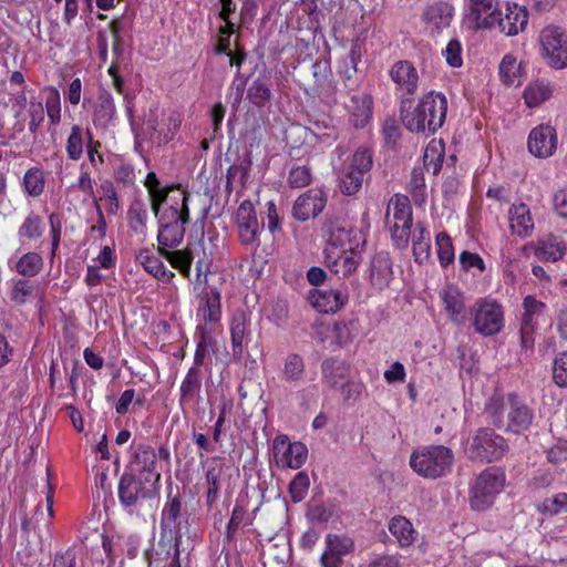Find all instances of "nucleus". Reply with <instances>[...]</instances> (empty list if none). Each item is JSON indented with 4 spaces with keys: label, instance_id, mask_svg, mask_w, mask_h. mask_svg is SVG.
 <instances>
[{
    "label": "nucleus",
    "instance_id": "f257e3e1",
    "mask_svg": "<svg viewBox=\"0 0 567 567\" xmlns=\"http://www.w3.org/2000/svg\"><path fill=\"white\" fill-rule=\"evenodd\" d=\"M446 114L447 99L436 91L424 94L415 107L411 99H403L400 104L401 121L412 133L434 134L443 126Z\"/></svg>",
    "mask_w": 567,
    "mask_h": 567
},
{
    "label": "nucleus",
    "instance_id": "f03ea898",
    "mask_svg": "<svg viewBox=\"0 0 567 567\" xmlns=\"http://www.w3.org/2000/svg\"><path fill=\"white\" fill-rule=\"evenodd\" d=\"M454 463L453 451L444 445H427L413 450L410 467L421 477L436 480L447 475Z\"/></svg>",
    "mask_w": 567,
    "mask_h": 567
},
{
    "label": "nucleus",
    "instance_id": "7ed1b4c3",
    "mask_svg": "<svg viewBox=\"0 0 567 567\" xmlns=\"http://www.w3.org/2000/svg\"><path fill=\"white\" fill-rule=\"evenodd\" d=\"M204 323H199L194 336L196 342L195 354H212L218 352L215 348L214 332L221 318L220 293L212 289L205 295L199 308Z\"/></svg>",
    "mask_w": 567,
    "mask_h": 567
},
{
    "label": "nucleus",
    "instance_id": "20e7f679",
    "mask_svg": "<svg viewBox=\"0 0 567 567\" xmlns=\"http://www.w3.org/2000/svg\"><path fill=\"white\" fill-rule=\"evenodd\" d=\"M385 224L395 247L406 248L412 226V208L406 196L395 194L391 197L386 208Z\"/></svg>",
    "mask_w": 567,
    "mask_h": 567
},
{
    "label": "nucleus",
    "instance_id": "39448f33",
    "mask_svg": "<svg viewBox=\"0 0 567 567\" xmlns=\"http://www.w3.org/2000/svg\"><path fill=\"white\" fill-rule=\"evenodd\" d=\"M505 480L506 475L503 468L498 466L485 468L476 477L471 488V507L478 512L488 509L494 504L496 496L503 491Z\"/></svg>",
    "mask_w": 567,
    "mask_h": 567
},
{
    "label": "nucleus",
    "instance_id": "423d86ee",
    "mask_svg": "<svg viewBox=\"0 0 567 567\" xmlns=\"http://www.w3.org/2000/svg\"><path fill=\"white\" fill-rule=\"evenodd\" d=\"M159 484L143 476L125 472L118 481L117 495L124 509L132 513L141 502L154 498Z\"/></svg>",
    "mask_w": 567,
    "mask_h": 567
},
{
    "label": "nucleus",
    "instance_id": "0eeeda50",
    "mask_svg": "<svg viewBox=\"0 0 567 567\" xmlns=\"http://www.w3.org/2000/svg\"><path fill=\"white\" fill-rule=\"evenodd\" d=\"M506 440L494 430L482 427L474 434L467 449L472 461L492 463L501 460L508 452Z\"/></svg>",
    "mask_w": 567,
    "mask_h": 567
},
{
    "label": "nucleus",
    "instance_id": "6e6552de",
    "mask_svg": "<svg viewBox=\"0 0 567 567\" xmlns=\"http://www.w3.org/2000/svg\"><path fill=\"white\" fill-rule=\"evenodd\" d=\"M204 478L203 486L205 487L204 497L205 506L208 511L213 509L219 502L221 492L230 478V467L226 465L224 460L219 456H213L203 463Z\"/></svg>",
    "mask_w": 567,
    "mask_h": 567
},
{
    "label": "nucleus",
    "instance_id": "1a4fd4ad",
    "mask_svg": "<svg viewBox=\"0 0 567 567\" xmlns=\"http://www.w3.org/2000/svg\"><path fill=\"white\" fill-rule=\"evenodd\" d=\"M472 313L475 331L484 337L494 336L504 327V309L496 300L478 299L473 306Z\"/></svg>",
    "mask_w": 567,
    "mask_h": 567
},
{
    "label": "nucleus",
    "instance_id": "9d476101",
    "mask_svg": "<svg viewBox=\"0 0 567 567\" xmlns=\"http://www.w3.org/2000/svg\"><path fill=\"white\" fill-rule=\"evenodd\" d=\"M181 543L182 535L179 530L173 532L162 528L156 546L144 550V558L150 566L163 564V567H181Z\"/></svg>",
    "mask_w": 567,
    "mask_h": 567
},
{
    "label": "nucleus",
    "instance_id": "9b49d317",
    "mask_svg": "<svg viewBox=\"0 0 567 567\" xmlns=\"http://www.w3.org/2000/svg\"><path fill=\"white\" fill-rule=\"evenodd\" d=\"M542 56L546 63L556 70L567 66V35L565 31L556 25H548L543 29L539 35Z\"/></svg>",
    "mask_w": 567,
    "mask_h": 567
},
{
    "label": "nucleus",
    "instance_id": "f8f14e48",
    "mask_svg": "<svg viewBox=\"0 0 567 567\" xmlns=\"http://www.w3.org/2000/svg\"><path fill=\"white\" fill-rule=\"evenodd\" d=\"M189 221L188 213H178L175 208L163 209L158 216L157 241L159 248L178 246L185 235V225Z\"/></svg>",
    "mask_w": 567,
    "mask_h": 567
},
{
    "label": "nucleus",
    "instance_id": "ddd939ff",
    "mask_svg": "<svg viewBox=\"0 0 567 567\" xmlns=\"http://www.w3.org/2000/svg\"><path fill=\"white\" fill-rule=\"evenodd\" d=\"M181 124L182 116L178 112H162L159 116L156 112L151 110L144 123V130L153 143L162 145L174 138Z\"/></svg>",
    "mask_w": 567,
    "mask_h": 567
},
{
    "label": "nucleus",
    "instance_id": "4468645a",
    "mask_svg": "<svg viewBox=\"0 0 567 567\" xmlns=\"http://www.w3.org/2000/svg\"><path fill=\"white\" fill-rule=\"evenodd\" d=\"M276 464L292 470L300 468L308 458V447L305 443L291 442L285 434L277 435L272 442Z\"/></svg>",
    "mask_w": 567,
    "mask_h": 567
},
{
    "label": "nucleus",
    "instance_id": "2eb2a0df",
    "mask_svg": "<svg viewBox=\"0 0 567 567\" xmlns=\"http://www.w3.org/2000/svg\"><path fill=\"white\" fill-rule=\"evenodd\" d=\"M235 221L239 241L250 248L260 245L259 235L262 226L259 224L255 207L250 200H244L236 210Z\"/></svg>",
    "mask_w": 567,
    "mask_h": 567
},
{
    "label": "nucleus",
    "instance_id": "dca6fc26",
    "mask_svg": "<svg viewBox=\"0 0 567 567\" xmlns=\"http://www.w3.org/2000/svg\"><path fill=\"white\" fill-rule=\"evenodd\" d=\"M157 453L147 443L131 444V458L128 462L130 473L150 478L159 484L161 473L156 471Z\"/></svg>",
    "mask_w": 567,
    "mask_h": 567
},
{
    "label": "nucleus",
    "instance_id": "f3484780",
    "mask_svg": "<svg viewBox=\"0 0 567 567\" xmlns=\"http://www.w3.org/2000/svg\"><path fill=\"white\" fill-rule=\"evenodd\" d=\"M546 305L533 296H527L523 300V313L520 322V344L525 352L534 349V333L544 316Z\"/></svg>",
    "mask_w": 567,
    "mask_h": 567
},
{
    "label": "nucleus",
    "instance_id": "a211bd4d",
    "mask_svg": "<svg viewBox=\"0 0 567 567\" xmlns=\"http://www.w3.org/2000/svg\"><path fill=\"white\" fill-rule=\"evenodd\" d=\"M389 75L395 84V92L403 99H411L419 90L420 76L415 66L406 60L395 62Z\"/></svg>",
    "mask_w": 567,
    "mask_h": 567
},
{
    "label": "nucleus",
    "instance_id": "6ab92c4d",
    "mask_svg": "<svg viewBox=\"0 0 567 567\" xmlns=\"http://www.w3.org/2000/svg\"><path fill=\"white\" fill-rule=\"evenodd\" d=\"M311 306L323 313H334L342 309L349 300V288L341 284L336 288L313 289L308 297Z\"/></svg>",
    "mask_w": 567,
    "mask_h": 567
},
{
    "label": "nucleus",
    "instance_id": "aec40b11",
    "mask_svg": "<svg viewBox=\"0 0 567 567\" xmlns=\"http://www.w3.org/2000/svg\"><path fill=\"white\" fill-rule=\"evenodd\" d=\"M558 137L556 128L549 124L535 126L528 135L527 146L532 155L538 158H548L557 150Z\"/></svg>",
    "mask_w": 567,
    "mask_h": 567
},
{
    "label": "nucleus",
    "instance_id": "412c9836",
    "mask_svg": "<svg viewBox=\"0 0 567 567\" xmlns=\"http://www.w3.org/2000/svg\"><path fill=\"white\" fill-rule=\"evenodd\" d=\"M528 23L527 9L517 3L507 2L504 9L501 8L496 17L495 29L507 37L517 35L524 31Z\"/></svg>",
    "mask_w": 567,
    "mask_h": 567
},
{
    "label": "nucleus",
    "instance_id": "4be33fe9",
    "mask_svg": "<svg viewBox=\"0 0 567 567\" xmlns=\"http://www.w3.org/2000/svg\"><path fill=\"white\" fill-rule=\"evenodd\" d=\"M340 102L348 111L350 122L355 127H363L372 115V100L363 92L340 93Z\"/></svg>",
    "mask_w": 567,
    "mask_h": 567
},
{
    "label": "nucleus",
    "instance_id": "5701e85b",
    "mask_svg": "<svg viewBox=\"0 0 567 567\" xmlns=\"http://www.w3.org/2000/svg\"><path fill=\"white\" fill-rule=\"evenodd\" d=\"M327 204V195L322 189L312 188L300 195L295 202L292 214L298 220L306 221L318 216Z\"/></svg>",
    "mask_w": 567,
    "mask_h": 567
},
{
    "label": "nucleus",
    "instance_id": "b1692460",
    "mask_svg": "<svg viewBox=\"0 0 567 567\" xmlns=\"http://www.w3.org/2000/svg\"><path fill=\"white\" fill-rule=\"evenodd\" d=\"M360 244H364V239L359 229L333 227L330 229L323 254H332V251L344 252L348 251V249L354 250L359 248Z\"/></svg>",
    "mask_w": 567,
    "mask_h": 567
},
{
    "label": "nucleus",
    "instance_id": "393cba45",
    "mask_svg": "<svg viewBox=\"0 0 567 567\" xmlns=\"http://www.w3.org/2000/svg\"><path fill=\"white\" fill-rule=\"evenodd\" d=\"M454 17V7L445 1H439L424 9L422 20L432 33H441L450 27Z\"/></svg>",
    "mask_w": 567,
    "mask_h": 567
},
{
    "label": "nucleus",
    "instance_id": "a878e982",
    "mask_svg": "<svg viewBox=\"0 0 567 567\" xmlns=\"http://www.w3.org/2000/svg\"><path fill=\"white\" fill-rule=\"evenodd\" d=\"M361 261L359 249H348L344 252H334L324 255V264L331 272L339 278L350 277L358 268Z\"/></svg>",
    "mask_w": 567,
    "mask_h": 567
},
{
    "label": "nucleus",
    "instance_id": "bb28decb",
    "mask_svg": "<svg viewBox=\"0 0 567 567\" xmlns=\"http://www.w3.org/2000/svg\"><path fill=\"white\" fill-rule=\"evenodd\" d=\"M440 298L450 319L463 324L466 320V310L462 291L454 285H447L440 291Z\"/></svg>",
    "mask_w": 567,
    "mask_h": 567
},
{
    "label": "nucleus",
    "instance_id": "cd10ccee",
    "mask_svg": "<svg viewBox=\"0 0 567 567\" xmlns=\"http://www.w3.org/2000/svg\"><path fill=\"white\" fill-rule=\"evenodd\" d=\"M511 410L508 412L507 431L519 434L529 429L532 425L534 413L526 404L518 402L517 395L511 393L508 395Z\"/></svg>",
    "mask_w": 567,
    "mask_h": 567
},
{
    "label": "nucleus",
    "instance_id": "c85d7f7f",
    "mask_svg": "<svg viewBox=\"0 0 567 567\" xmlns=\"http://www.w3.org/2000/svg\"><path fill=\"white\" fill-rule=\"evenodd\" d=\"M92 122L95 127L106 130L115 125L116 106L109 92H102L93 105Z\"/></svg>",
    "mask_w": 567,
    "mask_h": 567
},
{
    "label": "nucleus",
    "instance_id": "c756f323",
    "mask_svg": "<svg viewBox=\"0 0 567 567\" xmlns=\"http://www.w3.org/2000/svg\"><path fill=\"white\" fill-rule=\"evenodd\" d=\"M393 276L392 261L390 255L385 251L375 254L369 266V277L371 284L383 289L389 286Z\"/></svg>",
    "mask_w": 567,
    "mask_h": 567
},
{
    "label": "nucleus",
    "instance_id": "7c9ffc66",
    "mask_svg": "<svg viewBox=\"0 0 567 567\" xmlns=\"http://www.w3.org/2000/svg\"><path fill=\"white\" fill-rule=\"evenodd\" d=\"M508 221L512 234L522 238L528 237L534 229V220L529 207L524 203L513 204L508 210Z\"/></svg>",
    "mask_w": 567,
    "mask_h": 567
},
{
    "label": "nucleus",
    "instance_id": "2f4dec72",
    "mask_svg": "<svg viewBox=\"0 0 567 567\" xmlns=\"http://www.w3.org/2000/svg\"><path fill=\"white\" fill-rule=\"evenodd\" d=\"M499 10L501 7L497 0H471V14L477 28L495 29Z\"/></svg>",
    "mask_w": 567,
    "mask_h": 567
},
{
    "label": "nucleus",
    "instance_id": "473e14b6",
    "mask_svg": "<svg viewBox=\"0 0 567 567\" xmlns=\"http://www.w3.org/2000/svg\"><path fill=\"white\" fill-rule=\"evenodd\" d=\"M250 319L245 311H235L230 321V336L234 354H241L250 340Z\"/></svg>",
    "mask_w": 567,
    "mask_h": 567
},
{
    "label": "nucleus",
    "instance_id": "72a5a7b5",
    "mask_svg": "<svg viewBox=\"0 0 567 567\" xmlns=\"http://www.w3.org/2000/svg\"><path fill=\"white\" fill-rule=\"evenodd\" d=\"M388 527L401 548L412 546L419 536V532L413 527L411 520L402 515L393 516Z\"/></svg>",
    "mask_w": 567,
    "mask_h": 567
},
{
    "label": "nucleus",
    "instance_id": "f704fd0d",
    "mask_svg": "<svg viewBox=\"0 0 567 567\" xmlns=\"http://www.w3.org/2000/svg\"><path fill=\"white\" fill-rule=\"evenodd\" d=\"M202 382L199 373L195 368H190L182 381L179 389V406L185 411L188 406L196 403L199 398Z\"/></svg>",
    "mask_w": 567,
    "mask_h": 567
},
{
    "label": "nucleus",
    "instance_id": "c9c22d12",
    "mask_svg": "<svg viewBox=\"0 0 567 567\" xmlns=\"http://www.w3.org/2000/svg\"><path fill=\"white\" fill-rule=\"evenodd\" d=\"M158 252L183 276L189 277L190 267L195 258L194 251L189 247L179 250H167L165 248H158Z\"/></svg>",
    "mask_w": 567,
    "mask_h": 567
},
{
    "label": "nucleus",
    "instance_id": "e433bc0d",
    "mask_svg": "<svg viewBox=\"0 0 567 567\" xmlns=\"http://www.w3.org/2000/svg\"><path fill=\"white\" fill-rule=\"evenodd\" d=\"M553 95V86L548 81L536 80L530 82L524 90L525 104L533 109L537 107Z\"/></svg>",
    "mask_w": 567,
    "mask_h": 567
},
{
    "label": "nucleus",
    "instance_id": "4c0bfd02",
    "mask_svg": "<svg viewBox=\"0 0 567 567\" xmlns=\"http://www.w3.org/2000/svg\"><path fill=\"white\" fill-rule=\"evenodd\" d=\"M349 370L350 367L336 357H330L322 362L323 379L332 388L347 379Z\"/></svg>",
    "mask_w": 567,
    "mask_h": 567
},
{
    "label": "nucleus",
    "instance_id": "58836bf2",
    "mask_svg": "<svg viewBox=\"0 0 567 567\" xmlns=\"http://www.w3.org/2000/svg\"><path fill=\"white\" fill-rule=\"evenodd\" d=\"M252 523L246 505L240 501H237L233 507L230 518L226 525L225 538L227 542H234L236 539L237 532L245 526Z\"/></svg>",
    "mask_w": 567,
    "mask_h": 567
},
{
    "label": "nucleus",
    "instance_id": "ea45409f",
    "mask_svg": "<svg viewBox=\"0 0 567 567\" xmlns=\"http://www.w3.org/2000/svg\"><path fill=\"white\" fill-rule=\"evenodd\" d=\"M86 130L80 125H72L65 142V153L69 159L78 162L84 154L86 146Z\"/></svg>",
    "mask_w": 567,
    "mask_h": 567
},
{
    "label": "nucleus",
    "instance_id": "a19ab883",
    "mask_svg": "<svg viewBox=\"0 0 567 567\" xmlns=\"http://www.w3.org/2000/svg\"><path fill=\"white\" fill-rule=\"evenodd\" d=\"M415 230L417 234L412 238L413 256L417 264H423L431 258V234L421 223L416 224Z\"/></svg>",
    "mask_w": 567,
    "mask_h": 567
},
{
    "label": "nucleus",
    "instance_id": "79ce46f5",
    "mask_svg": "<svg viewBox=\"0 0 567 567\" xmlns=\"http://www.w3.org/2000/svg\"><path fill=\"white\" fill-rule=\"evenodd\" d=\"M45 225L40 215L30 212L18 228V237L23 240H38L42 237Z\"/></svg>",
    "mask_w": 567,
    "mask_h": 567
},
{
    "label": "nucleus",
    "instance_id": "37998d69",
    "mask_svg": "<svg viewBox=\"0 0 567 567\" xmlns=\"http://www.w3.org/2000/svg\"><path fill=\"white\" fill-rule=\"evenodd\" d=\"M251 167V161L249 158H244L235 164H233L226 174V192L231 193L234 188L237 186L244 187L249 171Z\"/></svg>",
    "mask_w": 567,
    "mask_h": 567
},
{
    "label": "nucleus",
    "instance_id": "c03bdc74",
    "mask_svg": "<svg viewBox=\"0 0 567 567\" xmlns=\"http://www.w3.org/2000/svg\"><path fill=\"white\" fill-rule=\"evenodd\" d=\"M43 265V258L39 252L28 251L18 259L14 270L23 277H34L41 272Z\"/></svg>",
    "mask_w": 567,
    "mask_h": 567
},
{
    "label": "nucleus",
    "instance_id": "a18cd8bd",
    "mask_svg": "<svg viewBox=\"0 0 567 567\" xmlns=\"http://www.w3.org/2000/svg\"><path fill=\"white\" fill-rule=\"evenodd\" d=\"M564 252L561 241L556 237L538 240L535 248L536 257L544 261H557L563 258Z\"/></svg>",
    "mask_w": 567,
    "mask_h": 567
},
{
    "label": "nucleus",
    "instance_id": "49530a36",
    "mask_svg": "<svg viewBox=\"0 0 567 567\" xmlns=\"http://www.w3.org/2000/svg\"><path fill=\"white\" fill-rule=\"evenodd\" d=\"M136 261L151 275L157 278L165 276L172 277L173 272L167 271L165 265L154 256L148 249H140L136 252Z\"/></svg>",
    "mask_w": 567,
    "mask_h": 567
},
{
    "label": "nucleus",
    "instance_id": "de8ad7c7",
    "mask_svg": "<svg viewBox=\"0 0 567 567\" xmlns=\"http://www.w3.org/2000/svg\"><path fill=\"white\" fill-rule=\"evenodd\" d=\"M326 549L329 554L344 557L354 550V542L347 535L327 534L324 538Z\"/></svg>",
    "mask_w": 567,
    "mask_h": 567
},
{
    "label": "nucleus",
    "instance_id": "09e8293b",
    "mask_svg": "<svg viewBox=\"0 0 567 567\" xmlns=\"http://www.w3.org/2000/svg\"><path fill=\"white\" fill-rule=\"evenodd\" d=\"M22 185L24 192L31 197H39L45 186L44 174L39 167L29 168L23 176Z\"/></svg>",
    "mask_w": 567,
    "mask_h": 567
},
{
    "label": "nucleus",
    "instance_id": "8fccbe9b",
    "mask_svg": "<svg viewBox=\"0 0 567 567\" xmlns=\"http://www.w3.org/2000/svg\"><path fill=\"white\" fill-rule=\"evenodd\" d=\"M34 291L35 285L33 282L19 278L12 280L9 297L16 305L22 306L33 296Z\"/></svg>",
    "mask_w": 567,
    "mask_h": 567
},
{
    "label": "nucleus",
    "instance_id": "3c124183",
    "mask_svg": "<svg viewBox=\"0 0 567 567\" xmlns=\"http://www.w3.org/2000/svg\"><path fill=\"white\" fill-rule=\"evenodd\" d=\"M499 76L506 85H519L520 63L512 55H505L499 64Z\"/></svg>",
    "mask_w": 567,
    "mask_h": 567
},
{
    "label": "nucleus",
    "instance_id": "603ef678",
    "mask_svg": "<svg viewBox=\"0 0 567 567\" xmlns=\"http://www.w3.org/2000/svg\"><path fill=\"white\" fill-rule=\"evenodd\" d=\"M248 100L256 106H264L271 99V90L265 78L258 76L248 87Z\"/></svg>",
    "mask_w": 567,
    "mask_h": 567
},
{
    "label": "nucleus",
    "instance_id": "864d4df0",
    "mask_svg": "<svg viewBox=\"0 0 567 567\" xmlns=\"http://www.w3.org/2000/svg\"><path fill=\"white\" fill-rule=\"evenodd\" d=\"M537 511L544 515L555 516L567 512V493L559 492L544 498L537 506Z\"/></svg>",
    "mask_w": 567,
    "mask_h": 567
},
{
    "label": "nucleus",
    "instance_id": "5fc2aeb1",
    "mask_svg": "<svg viewBox=\"0 0 567 567\" xmlns=\"http://www.w3.org/2000/svg\"><path fill=\"white\" fill-rule=\"evenodd\" d=\"M435 245L440 265L446 268L453 264L455 254L451 237L444 231L439 233L435 237Z\"/></svg>",
    "mask_w": 567,
    "mask_h": 567
},
{
    "label": "nucleus",
    "instance_id": "6e6d98bb",
    "mask_svg": "<svg viewBox=\"0 0 567 567\" xmlns=\"http://www.w3.org/2000/svg\"><path fill=\"white\" fill-rule=\"evenodd\" d=\"M409 189L416 205H422L425 202L426 193L424 167L416 166L412 169L411 178L409 182Z\"/></svg>",
    "mask_w": 567,
    "mask_h": 567
},
{
    "label": "nucleus",
    "instance_id": "4d7b16f0",
    "mask_svg": "<svg viewBox=\"0 0 567 567\" xmlns=\"http://www.w3.org/2000/svg\"><path fill=\"white\" fill-rule=\"evenodd\" d=\"M45 93V109L50 123L56 125L61 121V97L58 89L54 86H48L44 90Z\"/></svg>",
    "mask_w": 567,
    "mask_h": 567
},
{
    "label": "nucleus",
    "instance_id": "13d9d810",
    "mask_svg": "<svg viewBox=\"0 0 567 567\" xmlns=\"http://www.w3.org/2000/svg\"><path fill=\"white\" fill-rule=\"evenodd\" d=\"M183 507V501L177 492L174 496L171 492L167 495V502L162 511V526H175L177 518L181 516Z\"/></svg>",
    "mask_w": 567,
    "mask_h": 567
},
{
    "label": "nucleus",
    "instance_id": "bf43d9fd",
    "mask_svg": "<svg viewBox=\"0 0 567 567\" xmlns=\"http://www.w3.org/2000/svg\"><path fill=\"white\" fill-rule=\"evenodd\" d=\"M443 164V146L436 143H430L423 154V166L427 172L437 174Z\"/></svg>",
    "mask_w": 567,
    "mask_h": 567
},
{
    "label": "nucleus",
    "instance_id": "052dcab7",
    "mask_svg": "<svg viewBox=\"0 0 567 567\" xmlns=\"http://www.w3.org/2000/svg\"><path fill=\"white\" fill-rule=\"evenodd\" d=\"M128 226L134 233H143L146 226L147 212L142 200H134L127 210Z\"/></svg>",
    "mask_w": 567,
    "mask_h": 567
},
{
    "label": "nucleus",
    "instance_id": "680f3d73",
    "mask_svg": "<svg viewBox=\"0 0 567 567\" xmlns=\"http://www.w3.org/2000/svg\"><path fill=\"white\" fill-rule=\"evenodd\" d=\"M363 183V176L355 171L348 168L339 176V189L347 196L357 194Z\"/></svg>",
    "mask_w": 567,
    "mask_h": 567
},
{
    "label": "nucleus",
    "instance_id": "e2e57ef3",
    "mask_svg": "<svg viewBox=\"0 0 567 567\" xmlns=\"http://www.w3.org/2000/svg\"><path fill=\"white\" fill-rule=\"evenodd\" d=\"M310 481L306 472H298L289 483V494L291 502L298 504L302 502L309 491Z\"/></svg>",
    "mask_w": 567,
    "mask_h": 567
},
{
    "label": "nucleus",
    "instance_id": "0e129e2a",
    "mask_svg": "<svg viewBox=\"0 0 567 567\" xmlns=\"http://www.w3.org/2000/svg\"><path fill=\"white\" fill-rule=\"evenodd\" d=\"M167 207L164 209H173L175 208L178 213H184L185 210L189 214L188 208V199L189 194L183 189L179 185H171L169 190H167Z\"/></svg>",
    "mask_w": 567,
    "mask_h": 567
},
{
    "label": "nucleus",
    "instance_id": "69168bd1",
    "mask_svg": "<svg viewBox=\"0 0 567 567\" xmlns=\"http://www.w3.org/2000/svg\"><path fill=\"white\" fill-rule=\"evenodd\" d=\"M372 164L373 155L371 150L360 147L353 153L349 168L364 176L371 169Z\"/></svg>",
    "mask_w": 567,
    "mask_h": 567
},
{
    "label": "nucleus",
    "instance_id": "338daca9",
    "mask_svg": "<svg viewBox=\"0 0 567 567\" xmlns=\"http://www.w3.org/2000/svg\"><path fill=\"white\" fill-rule=\"evenodd\" d=\"M312 181V172L308 165H297L290 168L288 184L292 188H302Z\"/></svg>",
    "mask_w": 567,
    "mask_h": 567
},
{
    "label": "nucleus",
    "instance_id": "774afa93",
    "mask_svg": "<svg viewBox=\"0 0 567 567\" xmlns=\"http://www.w3.org/2000/svg\"><path fill=\"white\" fill-rule=\"evenodd\" d=\"M86 135H87V138H86L85 151H86L87 159L94 169H99L100 166L102 164H104V156L100 152L102 144L100 141H95L93 138V135L89 128L86 130Z\"/></svg>",
    "mask_w": 567,
    "mask_h": 567
}]
</instances>
